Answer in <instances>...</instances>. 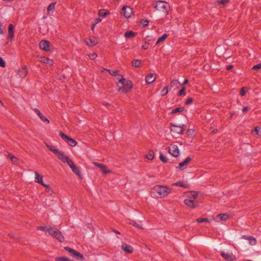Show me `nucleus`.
<instances>
[{"mask_svg": "<svg viewBox=\"0 0 261 261\" xmlns=\"http://www.w3.org/2000/svg\"><path fill=\"white\" fill-rule=\"evenodd\" d=\"M14 28L13 24H10L8 26V35L9 37L13 40L14 39Z\"/></svg>", "mask_w": 261, "mask_h": 261, "instance_id": "nucleus-20", "label": "nucleus"}, {"mask_svg": "<svg viewBox=\"0 0 261 261\" xmlns=\"http://www.w3.org/2000/svg\"><path fill=\"white\" fill-rule=\"evenodd\" d=\"M170 192L171 190L169 188L161 185H156L151 189L152 194L156 198L166 197Z\"/></svg>", "mask_w": 261, "mask_h": 261, "instance_id": "nucleus-1", "label": "nucleus"}, {"mask_svg": "<svg viewBox=\"0 0 261 261\" xmlns=\"http://www.w3.org/2000/svg\"><path fill=\"white\" fill-rule=\"evenodd\" d=\"M168 37V35L166 34H163L161 37H160L157 42H156V44L160 43V42H163Z\"/></svg>", "mask_w": 261, "mask_h": 261, "instance_id": "nucleus-36", "label": "nucleus"}, {"mask_svg": "<svg viewBox=\"0 0 261 261\" xmlns=\"http://www.w3.org/2000/svg\"><path fill=\"white\" fill-rule=\"evenodd\" d=\"M180 86L179 82L176 80H173L171 81L170 85H169L170 89L172 87H175L176 88H178Z\"/></svg>", "mask_w": 261, "mask_h": 261, "instance_id": "nucleus-24", "label": "nucleus"}, {"mask_svg": "<svg viewBox=\"0 0 261 261\" xmlns=\"http://www.w3.org/2000/svg\"><path fill=\"white\" fill-rule=\"evenodd\" d=\"M191 160V158L190 156H188L183 162L179 163L178 166L179 169L181 170H183L185 169H186L188 164Z\"/></svg>", "mask_w": 261, "mask_h": 261, "instance_id": "nucleus-13", "label": "nucleus"}, {"mask_svg": "<svg viewBox=\"0 0 261 261\" xmlns=\"http://www.w3.org/2000/svg\"><path fill=\"white\" fill-rule=\"evenodd\" d=\"M37 229L42 230V231H47V230H48V228H47L46 227L43 226H38Z\"/></svg>", "mask_w": 261, "mask_h": 261, "instance_id": "nucleus-53", "label": "nucleus"}, {"mask_svg": "<svg viewBox=\"0 0 261 261\" xmlns=\"http://www.w3.org/2000/svg\"><path fill=\"white\" fill-rule=\"evenodd\" d=\"M59 230H58L57 229L50 227L48 228L47 231L49 233L50 235L52 236L53 237H55L56 236V232H57Z\"/></svg>", "mask_w": 261, "mask_h": 261, "instance_id": "nucleus-26", "label": "nucleus"}, {"mask_svg": "<svg viewBox=\"0 0 261 261\" xmlns=\"http://www.w3.org/2000/svg\"><path fill=\"white\" fill-rule=\"evenodd\" d=\"M56 5V2L52 3H51L49 5V6L47 7V11H48V14L49 13V12L50 11L54 10V9L55 8Z\"/></svg>", "mask_w": 261, "mask_h": 261, "instance_id": "nucleus-35", "label": "nucleus"}, {"mask_svg": "<svg viewBox=\"0 0 261 261\" xmlns=\"http://www.w3.org/2000/svg\"><path fill=\"white\" fill-rule=\"evenodd\" d=\"M5 66H6L5 62L2 59V58L0 57V67H5Z\"/></svg>", "mask_w": 261, "mask_h": 261, "instance_id": "nucleus-49", "label": "nucleus"}, {"mask_svg": "<svg viewBox=\"0 0 261 261\" xmlns=\"http://www.w3.org/2000/svg\"><path fill=\"white\" fill-rule=\"evenodd\" d=\"M94 165L101 169L103 173L107 174L111 172V171L107 169V167L104 164H100L96 162L93 163Z\"/></svg>", "mask_w": 261, "mask_h": 261, "instance_id": "nucleus-17", "label": "nucleus"}, {"mask_svg": "<svg viewBox=\"0 0 261 261\" xmlns=\"http://www.w3.org/2000/svg\"><path fill=\"white\" fill-rule=\"evenodd\" d=\"M127 80H126L124 78H122L121 79H120L119 81V83H120L122 85V86H123L125 83L126 82Z\"/></svg>", "mask_w": 261, "mask_h": 261, "instance_id": "nucleus-55", "label": "nucleus"}, {"mask_svg": "<svg viewBox=\"0 0 261 261\" xmlns=\"http://www.w3.org/2000/svg\"><path fill=\"white\" fill-rule=\"evenodd\" d=\"M198 196V193L197 192H191L190 193V195L189 196V198H193L194 199H195Z\"/></svg>", "mask_w": 261, "mask_h": 261, "instance_id": "nucleus-46", "label": "nucleus"}, {"mask_svg": "<svg viewBox=\"0 0 261 261\" xmlns=\"http://www.w3.org/2000/svg\"><path fill=\"white\" fill-rule=\"evenodd\" d=\"M88 56L90 59L94 60L97 57V54L96 53L89 54Z\"/></svg>", "mask_w": 261, "mask_h": 261, "instance_id": "nucleus-47", "label": "nucleus"}, {"mask_svg": "<svg viewBox=\"0 0 261 261\" xmlns=\"http://www.w3.org/2000/svg\"><path fill=\"white\" fill-rule=\"evenodd\" d=\"M141 23L143 26H147L149 23V21L147 20L142 19L141 21Z\"/></svg>", "mask_w": 261, "mask_h": 261, "instance_id": "nucleus-50", "label": "nucleus"}, {"mask_svg": "<svg viewBox=\"0 0 261 261\" xmlns=\"http://www.w3.org/2000/svg\"><path fill=\"white\" fill-rule=\"evenodd\" d=\"M59 135L61 138L67 142L70 146L73 147L76 145L77 142L74 139L70 138L64 133L60 132Z\"/></svg>", "mask_w": 261, "mask_h": 261, "instance_id": "nucleus-4", "label": "nucleus"}, {"mask_svg": "<svg viewBox=\"0 0 261 261\" xmlns=\"http://www.w3.org/2000/svg\"><path fill=\"white\" fill-rule=\"evenodd\" d=\"M232 68H233V66L232 65H229L227 66L226 69L228 70H229L231 69Z\"/></svg>", "mask_w": 261, "mask_h": 261, "instance_id": "nucleus-62", "label": "nucleus"}, {"mask_svg": "<svg viewBox=\"0 0 261 261\" xmlns=\"http://www.w3.org/2000/svg\"><path fill=\"white\" fill-rule=\"evenodd\" d=\"M55 260L56 261H73L72 260L68 258V257H64V256H63V257H57L55 258Z\"/></svg>", "mask_w": 261, "mask_h": 261, "instance_id": "nucleus-33", "label": "nucleus"}, {"mask_svg": "<svg viewBox=\"0 0 261 261\" xmlns=\"http://www.w3.org/2000/svg\"><path fill=\"white\" fill-rule=\"evenodd\" d=\"M54 238L57 239L59 242H63L64 241V237L61 234V232L59 230L56 232V236Z\"/></svg>", "mask_w": 261, "mask_h": 261, "instance_id": "nucleus-25", "label": "nucleus"}, {"mask_svg": "<svg viewBox=\"0 0 261 261\" xmlns=\"http://www.w3.org/2000/svg\"><path fill=\"white\" fill-rule=\"evenodd\" d=\"M146 158L149 160H152L154 158V152L152 150H149L148 153L146 154Z\"/></svg>", "mask_w": 261, "mask_h": 261, "instance_id": "nucleus-32", "label": "nucleus"}, {"mask_svg": "<svg viewBox=\"0 0 261 261\" xmlns=\"http://www.w3.org/2000/svg\"><path fill=\"white\" fill-rule=\"evenodd\" d=\"M135 34L136 33L132 31H129L125 32L124 36L126 38H130L135 36Z\"/></svg>", "mask_w": 261, "mask_h": 261, "instance_id": "nucleus-34", "label": "nucleus"}, {"mask_svg": "<svg viewBox=\"0 0 261 261\" xmlns=\"http://www.w3.org/2000/svg\"><path fill=\"white\" fill-rule=\"evenodd\" d=\"M193 100H194V99H193V98H192V97H189V98H188V99L186 101L185 103H186V105H189V104L193 102Z\"/></svg>", "mask_w": 261, "mask_h": 261, "instance_id": "nucleus-51", "label": "nucleus"}, {"mask_svg": "<svg viewBox=\"0 0 261 261\" xmlns=\"http://www.w3.org/2000/svg\"><path fill=\"white\" fill-rule=\"evenodd\" d=\"M245 93H246L245 88L243 87L240 91V94L241 96H244L245 94Z\"/></svg>", "mask_w": 261, "mask_h": 261, "instance_id": "nucleus-54", "label": "nucleus"}, {"mask_svg": "<svg viewBox=\"0 0 261 261\" xmlns=\"http://www.w3.org/2000/svg\"><path fill=\"white\" fill-rule=\"evenodd\" d=\"M72 172L76 174L80 178H82L83 176L81 174L80 171L77 167H76L75 165L73 166L72 168H71Z\"/></svg>", "mask_w": 261, "mask_h": 261, "instance_id": "nucleus-23", "label": "nucleus"}, {"mask_svg": "<svg viewBox=\"0 0 261 261\" xmlns=\"http://www.w3.org/2000/svg\"><path fill=\"white\" fill-rule=\"evenodd\" d=\"M39 47L41 49L49 51L50 50V43L46 40H42L39 43Z\"/></svg>", "mask_w": 261, "mask_h": 261, "instance_id": "nucleus-10", "label": "nucleus"}, {"mask_svg": "<svg viewBox=\"0 0 261 261\" xmlns=\"http://www.w3.org/2000/svg\"><path fill=\"white\" fill-rule=\"evenodd\" d=\"M47 147L53 153L56 154L58 156L62 152L59 149H56L55 146L49 145H46Z\"/></svg>", "mask_w": 261, "mask_h": 261, "instance_id": "nucleus-21", "label": "nucleus"}, {"mask_svg": "<svg viewBox=\"0 0 261 261\" xmlns=\"http://www.w3.org/2000/svg\"><path fill=\"white\" fill-rule=\"evenodd\" d=\"M228 218V215L227 214H220L218 215L215 218V220L217 221L220 220H225Z\"/></svg>", "mask_w": 261, "mask_h": 261, "instance_id": "nucleus-19", "label": "nucleus"}, {"mask_svg": "<svg viewBox=\"0 0 261 261\" xmlns=\"http://www.w3.org/2000/svg\"><path fill=\"white\" fill-rule=\"evenodd\" d=\"M184 203L186 205L192 208H195L198 206V203L197 202L191 199H185Z\"/></svg>", "mask_w": 261, "mask_h": 261, "instance_id": "nucleus-12", "label": "nucleus"}, {"mask_svg": "<svg viewBox=\"0 0 261 261\" xmlns=\"http://www.w3.org/2000/svg\"><path fill=\"white\" fill-rule=\"evenodd\" d=\"M66 163L68 164V165L70 167V168H72L73 166H75V164H74L73 162L70 159H69Z\"/></svg>", "mask_w": 261, "mask_h": 261, "instance_id": "nucleus-44", "label": "nucleus"}, {"mask_svg": "<svg viewBox=\"0 0 261 261\" xmlns=\"http://www.w3.org/2000/svg\"><path fill=\"white\" fill-rule=\"evenodd\" d=\"M156 78V74L150 73L146 75L145 81L148 84L152 83Z\"/></svg>", "mask_w": 261, "mask_h": 261, "instance_id": "nucleus-14", "label": "nucleus"}, {"mask_svg": "<svg viewBox=\"0 0 261 261\" xmlns=\"http://www.w3.org/2000/svg\"><path fill=\"white\" fill-rule=\"evenodd\" d=\"M34 173L36 175L35 181L36 182L40 184L41 185L43 184V176L39 174L37 171H35Z\"/></svg>", "mask_w": 261, "mask_h": 261, "instance_id": "nucleus-18", "label": "nucleus"}, {"mask_svg": "<svg viewBox=\"0 0 261 261\" xmlns=\"http://www.w3.org/2000/svg\"><path fill=\"white\" fill-rule=\"evenodd\" d=\"M159 158L161 161L163 163H167L168 161V159L161 153L160 154Z\"/></svg>", "mask_w": 261, "mask_h": 261, "instance_id": "nucleus-42", "label": "nucleus"}, {"mask_svg": "<svg viewBox=\"0 0 261 261\" xmlns=\"http://www.w3.org/2000/svg\"><path fill=\"white\" fill-rule=\"evenodd\" d=\"M248 240H249L250 241H253V242H254L253 244H255V243H256V240H255V239L254 237H252V236H250V237H248Z\"/></svg>", "mask_w": 261, "mask_h": 261, "instance_id": "nucleus-58", "label": "nucleus"}, {"mask_svg": "<svg viewBox=\"0 0 261 261\" xmlns=\"http://www.w3.org/2000/svg\"><path fill=\"white\" fill-rule=\"evenodd\" d=\"M148 46H149V43H147V42H145L144 43V44H143L142 46V48H143L144 49L146 50V49H147L148 48Z\"/></svg>", "mask_w": 261, "mask_h": 261, "instance_id": "nucleus-56", "label": "nucleus"}, {"mask_svg": "<svg viewBox=\"0 0 261 261\" xmlns=\"http://www.w3.org/2000/svg\"><path fill=\"white\" fill-rule=\"evenodd\" d=\"M261 68V64H257L254 66H253L252 69L253 70H257Z\"/></svg>", "mask_w": 261, "mask_h": 261, "instance_id": "nucleus-52", "label": "nucleus"}, {"mask_svg": "<svg viewBox=\"0 0 261 261\" xmlns=\"http://www.w3.org/2000/svg\"><path fill=\"white\" fill-rule=\"evenodd\" d=\"M43 122H45L47 124H49V120L47 118H46L45 117H44V116H42L41 117V118H40Z\"/></svg>", "mask_w": 261, "mask_h": 261, "instance_id": "nucleus-48", "label": "nucleus"}, {"mask_svg": "<svg viewBox=\"0 0 261 261\" xmlns=\"http://www.w3.org/2000/svg\"><path fill=\"white\" fill-rule=\"evenodd\" d=\"M228 3V0H220L218 2V4L224 5Z\"/></svg>", "mask_w": 261, "mask_h": 261, "instance_id": "nucleus-57", "label": "nucleus"}, {"mask_svg": "<svg viewBox=\"0 0 261 261\" xmlns=\"http://www.w3.org/2000/svg\"><path fill=\"white\" fill-rule=\"evenodd\" d=\"M249 109H250V108L248 107H245L243 109L242 111H243V112L246 113L249 111Z\"/></svg>", "mask_w": 261, "mask_h": 261, "instance_id": "nucleus-59", "label": "nucleus"}, {"mask_svg": "<svg viewBox=\"0 0 261 261\" xmlns=\"http://www.w3.org/2000/svg\"><path fill=\"white\" fill-rule=\"evenodd\" d=\"M186 128V125H176L173 123H171V131L174 135H181Z\"/></svg>", "mask_w": 261, "mask_h": 261, "instance_id": "nucleus-3", "label": "nucleus"}, {"mask_svg": "<svg viewBox=\"0 0 261 261\" xmlns=\"http://www.w3.org/2000/svg\"><path fill=\"white\" fill-rule=\"evenodd\" d=\"M152 5H154V7L156 10L161 12L164 15L166 16L168 14L170 7L167 3L162 1H159L156 3L155 5L154 4H152Z\"/></svg>", "mask_w": 261, "mask_h": 261, "instance_id": "nucleus-2", "label": "nucleus"}, {"mask_svg": "<svg viewBox=\"0 0 261 261\" xmlns=\"http://www.w3.org/2000/svg\"><path fill=\"white\" fill-rule=\"evenodd\" d=\"M129 224L130 225H132L133 226H134L140 229H143V228L139 224H138L136 222H135L134 220H130L129 222Z\"/></svg>", "mask_w": 261, "mask_h": 261, "instance_id": "nucleus-41", "label": "nucleus"}, {"mask_svg": "<svg viewBox=\"0 0 261 261\" xmlns=\"http://www.w3.org/2000/svg\"><path fill=\"white\" fill-rule=\"evenodd\" d=\"M58 158L63 163H66L70 159L68 156L64 155L63 152H61Z\"/></svg>", "mask_w": 261, "mask_h": 261, "instance_id": "nucleus-22", "label": "nucleus"}, {"mask_svg": "<svg viewBox=\"0 0 261 261\" xmlns=\"http://www.w3.org/2000/svg\"><path fill=\"white\" fill-rule=\"evenodd\" d=\"M221 255L226 261H235L237 258L231 252H225L222 251L221 252Z\"/></svg>", "mask_w": 261, "mask_h": 261, "instance_id": "nucleus-8", "label": "nucleus"}, {"mask_svg": "<svg viewBox=\"0 0 261 261\" xmlns=\"http://www.w3.org/2000/svg\"><path fill=\"white\" fill-rule=\"evenodd\" d=\"M109 14V11L104 9H101L98 12L99 16L102 17L106 16Z\"/></svg>", "mask_w": 261, "mask_h": 261, "instance_id": "nucleus-30", "label": "nucleus"}, {"mask_svg": "<svg viewBox=\"0 0 261 261\" xmlns=\"http://www.w3.org/2000/svg\"><path fill=\"white\" fill-rule=\"evenodd\" d=\"M170 89L169 85L165 86L161 91V94L162 96L166 95Z\"/></svg>", "mask_w": 261, "mask_h": 261, "instance_id": "nucleus-31", "label": "nucleus"}, {"mask_svg": "<svg viewBox=\"0 0 261 261\" xmlns=\"http://www.w3.org/2000/svg\"><path fill=\"white\" fill-rule=\"evenodd\" d=\"M108 72L111 75H113V76H116L118 74V73H119V71L118 70H111V69H106Z\"/></svg>", "mask_w": 261, "mask_h": 261, "instance_id": "nucleus-40", "label": "nucleus"}, {"mask_svg": "<svg viewBox=\"0 0 261 261\" xmlns=\"http://www.w3.org/2000/svg\"><path fill=\"white\" fill-rule=\"evenodd\" d=\"M64 249L66 251H68L69 253H70L72 256L73 257H75L77 259H80L82 260H83L84 258V256L82 254L77 252L74 249L70 248L69 247H64Z\"/></svg>", "mask_w": 261, "mask_h": 261, "instance_id": "nucleus-6", "label": "nucleus"}, {"mask_svg": "<svg viewBox=\"0 0 261 261\" xmlns=\"http://www.w3.org/2000/svg\"><path fill=\"white\" fill-rule=\"evenodd\" d=\"M168 151L174 157H177L180 154V150L177 145L175 144H170L168 147Z\"/></svg>", "mask_w": 261, "mask_h": 261, "instance_id": "nucleus-5", "label": "nucleus"}, {"mask_svg": "<svg viewBox=\"0 0 261 261\" xmlns=\"http://www.w3.org/2000/svg\"><path fill=\"white\" fill-rule=\"evenodd\" d=\"M184 110V107L177 108H175L174 109H173L172 110V111L170 112V114H176L177 113H180V112H183Z\"/></svg>", "mask_w": 261, "mask_h": 261, "instance_id": "nucleus-29", "label": "nucleus"}, {"mask_svg": "<svg viewBox=\"0 0 261 261\" xmlns=\"http://www.w3.org/2000/svg\"><path fill=\"white\" fill-rule=\"evenodd\" d=\"M174 185L176 186H179L184 188H188V185L185 184L182 181H177L174 184Z\"/></svg>", "mask_w": 261, "mask_h": 261, "instance_id": "nucleus-37", "label": "nucleus"}, {"mask_svg": "<svg viewBox=\"0 0 261 261\" xmlns=\"http://www.w3.org/2000/svg\"><path fill=\"white\" fill-rule=\"evenodd\" d=\"M185 87H183L182 89L179 91V93L178 94L179 96H185L186 94L185 91Z\"/></svg>", "mask_w": 261, "mask_h": 261, "instance_id": "nucleus-45", "label": "nucleus"}, {"mask_svg": "<svg viewBox=\"0 0 261 261\" xmlns=\"http://www.w3.org/2000/svg\"><path fill=\"white\" fill-rule=\"evenodd\" d=\"M28 73V69L25 66H23L21 69L17 70V74L21 78H24L26 76Z\"/></svg>", "mask_w": 261, "mask_h": 261, "instance_id": "nucleus-15", "label": "nucleus"}, {"mask_svg": "<svg viewBox=\"0 0 261 261\" xmlns=\"http://www.w3.org/2000/svg\"><path fill=\"white\" fill-rule=\"evenodd\" d=\"M121 13L125 18H129L133 13V11L129 6H124L122 7Z\"/></svg>", "mask_w": 261, "mask_h": 261, "instance_id": "nucleus-9", "label": "nucleus"}, {"mask_svg": "<svg viewBox=\"0 0 261 261\" xmlns=\"http://www.w3.org/2000/svg\"><path fill=\"white\" fill-rule=\"evenodd\" d=\"M133 84L132 82L129 80H127L123 86L119 87V91L120 93H125L127 92L129 90H130L133 88Z\"/></svg>", "mask_w": 261, "mask_h": 261, "instance_id": "nucleus-7", "label": "nucleus"}, {"mask_svg": "<svg viewBox=\"0 0 261 261\" xmlns=\"http://www.w3.org/2000/svg\"><path fill=\"white\" fill-rule=\"evenodd\" d=\"M85 43L88 46H93L98 44V40L94 36H91L85 39Z\"/></svg>", "mask_w": 261, "mask_h": 261, "instance_id": "nucleus-11", "label": "nucleus"}, {"mask_svg": "<svg viewBox=\"0 0 261 261\" xmlns=\"http://www.w3.org/2000/svg\"><path fill=\"white\" fill-rule=\"evenodd\" d=\"M41 61L45 64H47L51 66L54 64V61L52 59H50L47 58H43Z\"/></svg>", "mask_w": 261, "mask_h": 261, "instance_id": "nucleus-27", "label": "nucleus"}, {"mask_svg": "<svg viewBox=\"0 0 261 261\" xmlns=\"http://www.w3.org/2000/svg\"><path fill=\"white\" fill-rule=\"evenodd\" d=\"M9 157L10 158V159L11 160L12 163L16 164L17 163L18 159L13 155L9 153Z\"/></svg>", "mask_w": 261, "mask_h": 261, "instance_id": "nucleus-38", "label": "nucleus"}, {"mask_svg": "<svg viewBox=\"0 0 261 261\" xmlns=\"http://www.w3.org/2000/svg\"><path fill=\"white\" fill-rule=\"evenodd\" d=\"M141 61L140 60L135 59L132 62V65L135 67H139L141 65Z\"/></svg>", "mask_w": 261, "mask_h": 261, "instance_id": "nucleus-28", "label": "nucleus"}, {"mask_svg": "<svg viewBox=\"0 0 261 261\" xmlns=\"http://www.w3.org/2000/svg\"><path fill=\"white\" fill-rule=\"evenodd\" d=\"M260 127L258 126H256L255 127L254 130L256 133V134H258L259 130L260 129Z\"/></svg>", "mask_w": 261, "mask_h": 261, "instance_id": "nucleus-60", "label": "nucleus"}, {"mask_svg": "<svg viewBox=\"0 0 261 261\" xmlns=\"http://www.w3.org/2000/svg\"><path fill=\"white\" fill-rule=\"evenodd\" d=\"M121 249L127 253H132L134 251L133 248L130 245L124 243H122Z\"/></svg>", "mask_w": 261, "mask_h": 261, "instance_id": "nucleus-16", "label": "nucleus"}, {"mask_svg": "<svg viewBox=\"0 0 261 261\" xmlns=\"http://www.w3.org/2000/svg\"><path fill=\"white\" fill-rule=\"evenodd\" d=\"M196 221L198 223H201L202 222H210L209 220L207 218H199L196 219Z\"/></svg>", "mask_w": 261, "mask_h": 261, "instance_id": "nucleus-39", "label": "nucleus"}, {"mask_svg": "<svg viewBox=\"0 0 261 261\" xmlns=\"http://www.w3.org/2000/svg\"><path fill=\"white\" fill-rule=\"evenodd\" d=\"M41 185L45 188V190L47 192H49L50 191L52 192V190L48 185L45 184L43 182Z\"/></svg>", "mask_w": 261, "mask_h": 261, "instance_id": "nucleus-43", "label": "nucleus"}, {"mask_svg": "<svg viewBox=\"0 0 261 261\" xmlns=\"http://www.w3.org/2000/svg\"><path fill=\"white\" fill-rule=\"evenodd\" d=\"M101 19H100V18H96V19H95V23H94L96 24L97 23H99V22H100V21H101Z\"/></svg>", "mask_w": 261, "mask_h": 261, "instance_id": "nucleus-61", "label": "nucleus"}, {"mask_svg": "<svg viewBox=\"0 0 261 261\" xmlns=\"http://www.w3.org/2000/svg\"><path fill=\"white\" fill-rule=\"evenodd\" d=\"M37 115L40 118H41V117L43 116L41 112L38 113V114Z\"/></svg>", "mask_w": 261, "mask_h": 261, "instance_id": "nucleus-64", "label": "nucleus"}, {"mask_svg": "<svg viewBox=\"0 0 261 261\" xmlns=\"http://www.w3.org/2000/svg\"><path fill=\"white\" fill-rule=\"evenodd\" d=\"M188 82H189V80H188L187 79H186L184 80V82H183L182 84H183V85L187 84V83H188Z\"/></svg>", "mask_w": 261, "mask_h": 261, "instance_id": "nucleus-63", "label": "nucleus"}]
</instances>
